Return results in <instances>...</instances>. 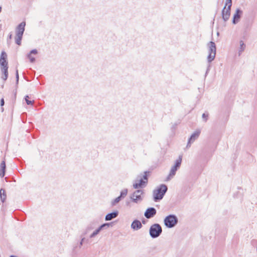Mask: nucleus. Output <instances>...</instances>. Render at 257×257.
<instances>
[{"label":"nucleus","mask_w":257,"mask_h":257,"mask_svg":"<svg viewBox=\"0 0 257 257\" xmlns=\"http://www.w3.org/2000/svg\"><path fill=\"white\" fill-rule=\"evenodd\" d=\"M92 229V228L91 227L88 226L87 227L86 229V231L83 233V234L81 235V241L80 242V247L81 245H82L83 242L85 240V238L84 237H83V236L85 235L87 233L88 231H89V230H90Z\"/></svg>","instance_id":"obj_23"},{"label":"nucleus","mask_w":257,"mask_h":257,"mask_svg":"<svg viewBox=\"0 0 257 257\" xmlns=\"http://www.w3.org/2000/svg\"><path fill=\"white\" fill-rule=\"evenodd\" d=\"M208 115L209 114L207 112H205L202 114V117L204 121L206 122L207 121Z\"/></svg>","instance_id":"obj_29"},{"label":"nucleus","mask_w":257,"mask_h":257,"mask_svg":"<svg viewBox=\"0 0 257 257\" xmlns=\"http://www.w3.org/2000/svg\"><path fill=\"white\" fill-rule=\"evenodd\" d=\"M26 22L23 21L19 24L16 29L15 43L19 46L21 45L23 36L25 30Z\"/></svg>","instance_id":"obj_3"},{"label":"nucleus","mask_w":257,"mask_h":257,"mask_svg":"<svg viewBox=\"0 0 257 257\" xmlns=\"http://www.w3.org/2000/svg\"><path fill=\"white\" fill-rule=\"evenodd\" d=\"M121 200H122V199L119 197V196H118L117 197L115 198L114 199H113L112 201H111V205L112 206H114L117 203H118Z\"/></svg>","instance_id":"obj_26"},{"label":"nucleus","mask_w":257,"mask_h":257,"mask_svg":"<svg viewBox=\"0 0 257 257\" xmlns=\"http://www.w3.org/2000/svg\"><path fill=\"white\" fill-rule=\"evenodd\" d=\"M239 44H240V46H239V50H238L239 56H240L241 55V53L245 50V47H246L245 44H244L243 41L242 40H240L239 41Z\"/></svg>","instance_id":"obj_21"},{"label":"nucleus","mask_w":257,"mask_h":257,"mask_svg":"<svg viewBox=\"0 0 257 257\" xmlns=\"http://www.w3.org/2000/svg\"><path fill=\"white\" fill-rule=\"evenodd\" d=\"M131 227L134 230H138L143 227V225L139 220L136 219L132 222Z\"/></svg>","instance_id":"obj_13"},{"label":"nucleus","mask_w":257,"mask_h":257,"mask_svg":"<svg viewBox=\"0 0 257 257\" xmlns=\"http://www.w3.org/2000/svg\"><path fill=\"white\" fill-rule=\"evenodd\" d=\"M210 64H209L207 67L206 73H205V75H206L207 74V73H208L209 69H210Z\"/></svg>","instance_id":"obj_35"},{"label":"nucleus","mask_w":257,"mask_h":257,"mask_svg":"<svg viewBox=\"0 0 257 257\" xmlns=\"http://www.w3.org/2000/svg\"><path fill=\"white\" fill-rule=\"evenodd\" d=\"M130 198L132 202L136 203H138L139 201H141L143 200V197L141 196V194H136L134 197H133V194H132Z\"/></svg>","instance_id":"obj_18"},{"label":"nucleus","mask_w":257,"mask_h":257,"mask_svg":"<svg viewBox=\"0 0 257 257\" xmlns=\"http://www.w3.org/2000/svg\"><path fill=\"white\" fill-rule=\"evenodd\" d=\"M252 24V20L249 19H246L244 23V26L246 30L249 29Z\"/></svg>","instance_id":"obj_22"},{"label":"nucleus","mask_w":257,"mask_h":257,"mask_svg":"<svg viewBox=\"0 0 257 257\" xmlns=\"http://www.w3.org/2000/svg\"><path fill=\"white\" fill-rule=\"evenodd\" d=\"M178 223V218L175 214H169L164 219V223L168 228L175 227Z\"/></svg>","instance_id":"obj_4"},{"label":"nucleus","mask_w":257,"mask_h":257,"mask_svg":"<svg viewBox=\"0 0 257 257\" xmlns=\"http://www.w3.org/2000/svg\"><path fill=\"white\" fill-rule=\"evenodd\" d=\"M231 9H226L224 7L221 11V17L224 22L227 21L230 16Z\"/></svg>","instance_id":"obj_12"},{"label":"nucleus","mask_w":257,"mask_h":257,"mask_svg":"<svg viewBox=\"0 0 257 257\" xmlns=\"http://www.w3.org/2000/svg\"><path fill=\"white\" fill-rule=\"evenodd\" d=\"M103 227H102V225H100L98 228L97 229L99 232H100L101 230L103 229Z\"/></svg>","instance_id":"obj_34"},{"label":"nucleus","mask_w":257,"mask_h":257,"mask_svg":"<svg viewBox=\"0 0 257 257\" xmlns=\"http://www.w3.org/2000/svg\"><path fill=\"white\" fill-rule=\"evenodd\" d=\"M168 191V187L166 184L160 185L153 191V200L155 202H158L162 200Z\"/></svg>","instance_id":"obj_2"},{"label":"nucleus","mask_w":257,"mask_h":257,"mask_svg":"<svg viewBox=\"0 0 257 257\" xmlns=\"http://www.w3.org/2000/svg\"><path fill=\"white\" fill-rule=\"evenodd\" d=\"M243 14V11L239 8H237L236 9L235 13L233 15L232 23L234 25H236L237 24Z\"/></svg>","instance_id":"obj_8"},{"label":"nucleus","mask_w":257,"mask_h":257,"mask_svg":"<svg viewBox=\"0 0 257 257\" xmlns=\"http://www.w3.org/2000/svg\"><path fill=\"white\" fill-rule=\"evenodd\" d=\"M147 221V220L144 218L142 219L141 223H142V224L143 223L144 224H145L146 223Z\"/></svg>","instance_id":"obj_36"},{"label":"nucleus","mask_w":257,"mask_h":257,"mask_svg":"<svg viewBox=\"0 0 257 257\" xmlns=\"http://www.w3.org/2000/svg\"><path fill=\"white\" fill-rule=\"evenodd\" d=\"M156 213H157L156 209L153 207H150L148 208L146 210V211L144 213V216L147 219H150V218L154 217L156 215Z\"/></svg>","instance_id":"obj_11"},{"label":"nucleus","mask_w":257,"mask_h":257,"mask_svg":"<svg viewBox=\"0 0 257 257\" xmlns=\"http://www.w3.org/2000/svg\"><path fill=\"white\" fill-rule=\"evenodd\" d=\"M208 47V55L207 56V61L209 63L212 62L216 56V47L215 43L213 41H210L207 44Z\"/></svg>","instance_id":"obj_6"},{"label":"nucleus","mask_w":257,"mask_h":257,"mask_svg":"<svg viewBox=\"0 0 257 257\" xmlns=\"http://www.w3.org/2000/svg\"><path fill=\"white\" fill-rule=\"evenodd\" d=\"M201 133V131L200 130H197L195 131L190 137L188 140L187 144L186 146V148L190 147L191 145L199 137V135Z\"/></svg>","instance_id":"obj_9"},{"label":"nucleus","mask_w":257,"mask_h":257,"mask_svg":"<svg viewBox=\"0 0 257 257\" xmlns=\"http://www.w3.org/2000/svg\"><path fill=\"white\" fill-rule=\"evenodd\" d=\"M162 231L161 225L157 223L152 224L149 228V234L152 238H156L160 236Z\"/></svg>","instance_id":"obj_5"},{"label":"nucleus","mask_w":257,"mask_h":257,"mask_svg":"<svg viewBox=\"0 0 257 257\" xmlns=\"http://www.w3.org/2000/svg\"><path fill=\"white\" fill-rule=\"evenodd\" d=\"M2 111H4V108L2 107Z\"/></svg>","instance_id":"obj_41"},{"label":"nucleus","mask_w":257,"mask_h":257,"mask_svg":"<svg viewBox=\"0 0 257 257\" xmlns=\"http://www.w3.org/2000/svg\"><path fill=\"white\" fill-rule=\"evenodd\" d=\"M38 53V51L36 49H32L27 54V57L30 60L31 63H34L36 61L35 57L32 56V54L36 55Z\"/></svg>","instance_id":"obj_15"},{"label":"nucleus","mask_w":257,"mask_h":257,"mask_svg":"<svg viewBox=\"0 0 257 257\" xmlns=\"http://www.w3.org/2000/svg\"><path fill=\"white\" fill-rule=\"evenodd\" d=\"M227 6V9H231V6H232V0H226L225 1V4L224 7H225V8H226V6Z\"/></svg>","instance_id":"obj_28"},{"label":"nucleus","mask_w":257,"mask_h":257,"mask_svg":"<svg viewBox=\"0 0 257 257\" xmlns=\"http://www.w3.org/2000/svg\"><path fill=\"white\" fill-rule=\"evenodd\" d=\"M151 173V172L150 171H146L144 172L143 175L141 174L138 177V178L140 177V179L136 180L133 185L134 189H137L132 193L133 194V197H134V195H136V194H141V195L144 193V191L143 190L138 189L143 188L147 185L149 177Z\"/></svg>","instance_id":"obj_1"},{"label":"nucleus","mask_w":257,"mask_h":257,"mask_svg":"<svg viewBox=\"0 0 257 257\" xmlns=\"http://www.w3.org/2000/svg\"><path fill=\"white\" fill-rule=\"evenodd\" d=\"M10 257H18V256L15 255H11L10 256Z\"/></svg>","instance_id":"obj_39"},{"label":"nucleus","mask_w":257,"mask_h":257,"mask_svg":"<svg viewBox=\"0 0 257 257\" xmlns=\"http://www.w3.org/2000/svg\"><path fill=\"white\" fill-rule=\"evenodd\" d=\"M0 68L2 74V79L4 81H6L7 80L9 76L8 64H0Z\"/></svg>","instance_id":"obj_10"},{"label":"nucleus","mask_w":257,"mask_h":257,"mask_svg":"<svg viewBox=\"0 0 257 257\" xmlns=\"http://www.w3.org/2000/svg\"><path fill=\"white\" fill-rule=\"evenodd\" d=\"M182 159V156H179L178 158L175 161V164L172 167L170 171L169 175L167 177L168 180L170 179L171 178L173 177V176L176 174V171L180 167Z\"/></svg>","instance_id":"obj_7"},{"label":"nucleus","mask_w":257,"mask_h":257,"mask_svg":"<svg viewBox=\"0 0 257 257\" xmlns=\"http://www.w3.org/2000/svg\"><path fill=\"white\" fill-rule=\"evenodd\" d=\"M119 212L117 210H113L112 212L107 213L105 216V221H109L116 218L118 215Z\"/></svg>","instance_id":"obj_14"},{"label":"nucleus","mask_w":257,"mask_h":257,"mask_svg":"<svg viewBox=\"0 0 257 257\" xmlns=\"http://www.w3.org/2000/svg\"><path fill=\"white\" fill-rule=\"evenodd\" d=\"M180 120H178L177 122H176L175 123H174L172 125V127H171V130H172V131L175 130L176 129V128H177V127L178 125L179 124H180Z\"/></svg>","instance_id":"obj_31"},{"label":"nucleus","mask_w":257,"mask_h":257,"mask_svg":"<svg viewBox=\"0 0 257 257\" xmlns=\"http://www.w3.org/2000/svg\"><path fill=\"white\" fill-rule=\"evenodd\" d=\"M2 8L1 6H0V13H1L2 12Z\"/></svg>","instance_id":"obj_40"},{"label":"nucleus","mask_w":257,"mask_h":257,"mask_svg":"<svg viewBox=\"0 0 257 257\" xmlns=\"http://www.w3.org/2000/svg\"><path fill=\"white\" fill-rule=\"evenodd\" d=\"M8 64L7 54L5 51H2L0 55V64Z\"/></svg>","instance_id":"obj_16"},{"label":"nucleus","mask_w":257,"mask_h":257,"mask_svg":"<svg viewBox=\"0 0 257 257\" xmlns=\"http://www.w3.org/2000/svg\"><path fill=\"white\" fill-rule=\"evenodd\" d=\"M0 198H1V201L3 203L5 202L6 198H7L6 191L3 188H1L0 189Z\"/></svg>","instance_id":"obj_20"},{"label":"nucleus","mask_w":257,"mask_h":257,"mask_svg":"<svg viewBox=\"0 0 257 257\" xmlns=\"http://www.w3.org/2000/svg\"><path fill=\"white\" fill-rule=\"evenodd\" d=\"M6 164L5 160L3 161L0 164V177L3 178L6 174Z\"/></svg>","instance_id":"obj_17"},{"label":"nucleus","mask_w":257,"mask_h":257,"mask_svg":"<svg viewBox=\"0 0 257 257\" xmlns=\"http://www.w3.org/2000/svg\"><path fill=\"white\" fill-rule=\"evenodd\" d=\"M128 192L127 189H124L121 190L120 192V195L119 196L122 199H123L127 195Z\"/></svg>","instance_id":"obj_24"},{"label":"nucleus","mask_w":257,"mask_h":257,"mask_svg":"<svg viewBox=\"0 0 257 257\" xmlns=\"http://www.w3.org/2000/svg\"><path fill=\"white\" fill-rule=\"evenodd\" d=\"M5 104V100H4V99L3 98H1V100H0V105L1 106H3Z\"/></svg>","instance_id":"obj_33"},{"label":"nucleus","mask_w":257,"mask_h":257,"mask_svg":"<svg viewBox=\"0 0 257 257\" xmlns=\"http://www.w3.org/2000/svg\"><path fill=\"white\" fill-rule=\"evenodd\" d=\"M100 232L98 231L97 228L95 229L90 235L89 237L92 238L94 237L96 235H97Z\"/></svg>","instance_id":"obj_30"},{"label":"nucleus","mask_w":257,"mask_h":257,"mask_svg":"<svg viewBox=\"0 0 257 257\" xmlns=\"http://www.w3.org/2000/svg\"><path fill=\"white\" fill-rule=\"evenodd\" d=\"M114 221L110 222H107V223H104L102 224V226L103 227V228H105L107 227H109L110 226H112L114 224Z\"/></svg>","instance_id":"obj_25"},{"label":"nucleus","mask_w":257,"mask_h":257,"mask_svg":"<svg viewBox=\"0 0 257 257\" xmlns=\"http://www.w3.org/2000/svg\"><path fill=\"white\" fill-rule=\"evenodd\" d=\"M19 81V72H18V70L16 69V89L13 91V93H14L15 98L16 97V95H17V89L18 87Z\"/></svg>","instance_id":"obj_19"},{"label":"nucleus","mask_w":257,"mask_h":257,"mask_svg":"<svg viewBox=\"0 0 257 257\" xmlns=\"http://www.w3.org/2000/svg\"><path fill=\"white\" fill-rule=\"evenodd\" d=\"M130 202L129 201H126V205L127 206H128L130 205Z\"/></svg>","instance_id":"obj_38"},{"label":"nucleus","mask_w":257,"mask_h":257,"mask_svg":"<svg viewBox=\"0 0 257 257\" xmlns=\"http://www.w3.org/2000/svg\"><path fill=\"white\" fill-rule=\"evenodd\" d=\"M13 38V34H12V32H11L9 33L8 36V38H7V43L8 44H11V39H12Z\"/></svg>","instance_id":"obj_32"},{"label":"nucleus","mask_w":257,"mask_h":257,"mask_svg":"<svg viewBox=\"0 0 257 257\" xmlns=\"http://www.w3.org/2000/svg\"><path fill=\"white\" fill-rule=\"evenodd\" d=\"M206 153V151L205 150H202V152L201 153L200 155H204Z\"/></svg>","instance_id":"obj_37"},{"label":"nucleus","mask_w":257,"mask_h":257,"mask_svg":"<svg viewBox=\"0 0 257 257\" xmlns=\"http://www.w3.org/2000/svg\"><path fill=\"white\" fill-rule=\"evenodd\" d=\"M217 35H219V32H217Z\"/></svg>","instance_id":"obj_42"},{"label":"nucleus","mask_w":257,"mask_h":257,"mask_svg":"<svg viewBox=\"0 0 257 257\" xmlns=\"http://www.w3.org/2000/svg\"><path fill=\"white\" fill-rule=\"evenodd\" d=\"M29 97L28 95H26L24 97V99H25V100L27 103V105H33V102H34V100H29Z\"/></svg>","instance_id":"obj_27"}]
</instances>
